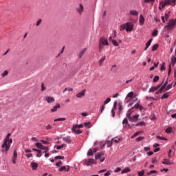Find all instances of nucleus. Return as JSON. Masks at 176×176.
Masks as SVG:
<instances>
[{"label": "nucleus", "mask_w": 176, "mask_h": 176, "mask_svg": "<svg viewBox=\"0 0 176 176\" xmlns=\"http://www.w3.org/2000/svg\"><path fill=\"white\" fill-rule=\"evenodd\" d=\"M63 141H65V142H67V144H71V142L72 141L69 136H65L63 138Z\"/></svg>", "instance_id": "15"}, {"label": "nucleus", "mask_w": 176, "mask_h": 176, "mask_svg": "<svg viewBox=\"0 0 176 176\" xmlns=\"http://www.w3.org/2000/svg\"><path fill=\"white\" fill-rule=\"evenodd\" d=\"M42 151H44L45 153L49 151V147L46 146H43L41 148Z\"/></svg>", "instance_id": "34"}, {"label": "nucleus", "mask_w": 176, "mask_h": 176, "mask_svg": "<svg viewBox=\"0 0 176 176\" xmlns=\"http://www.w3.org/2000/svg\"><path fill=\"white\" fill-rule=\"evenodd\" d=\"M160 87H162V84L158 85L157 87H153L149 89V92L150 93H155V91H156V90H157L158 89H160Z\"/></svg>", "instance_id": "13"}, {"label": "nucleus", "mask_w": 176, "mask_h": 176, "mask_svg": "<svg viewBox=\"0 0 176 176\" xmlns=\"http://www.w3.org/2000/svg\"><path fill=\"white\" fill-rule=\"evenodd\" d=\"M84 126H85V127H86L87 129H90V127H91V122H85V123H84Z\"/></svg>", "instance_id": "27"}, {"label": "nucleus", "mask_w": 176, "mask_h": 176, "mask_svg": "<svg viewBox=\"0 0 176 176\" xmlns=\"http://www.w3.org/2000/svg\"><path fill=\"white\" fill-rule=\"evenodd\" d=\"M138 174L139 176H142L144 174H145V170H142L141 171L138 172Z\"/></svg>", "instance_id": "48"}, {"label": "nucleus", "mask_w": 176, "mask_h": 176, "mask_svg": "<svg viewBox=\"0 0 176 176\" xmlns=\"http://www.w3.org/2000/svg\"><path fill=\"white\" fill-rule=\"evenodd\" d=\"M84 162L85 163L86 166H91V164H96L95 160L91 158L85 160Z\"/></svg>", "instance_id": "4"}, {"label": "nucleus", "mask_w": 176, "mask_h": 176, "mask_svg": "<svg viewBox=\"0 0 176 176\" xmlns=\"http://www.w3.org/2000/svg\"><path fill=\"white\" fill-rule=\"evenodd\" d=\"M131 113H133V111L131 109H129L126 113V118H128V119H130V118H131Z\"/></svg>", "instance_id": "33"}, {"label": "nucleus", "mask_w": 176, "mask_h": 176, "mask_svg": "<svg viewBox=\"0 0 176 176\" xmlns=\"http://www.w3.org/2000/svg\"><path fill=\"white\" fill-rule=\"evenodd\" d=\"M56 166H57L58 167H61V166H63V162L59 161L56 164Z\"/></svg>", "instance_id": "54"}, {"label": "nucleus", "mask_w": 176, "mask_h": 176, "mask_svg": "<svg viewBox=\"0 0 176 176\" xmlns=\"http://www.w3.org/2000/svg\"><path fill=\"white\" fill-rule=\"evenodd\" d=\"M153 36H157V30H154L153 31Z\"/></svg>", "instance_id": "64"}, {"label": "nucleus", "mask_w": 176, "mask_h": 176, "mask_svg": "<svg viewBox=\"0 0 176 176\" xmlns=\"http://www.w3.org/2000/svg\"><path fill=\"white\" fill-rule=\"evenodd\" d=\"M36 146L38 148V149H41V148L43 146L42 143L41 142H37L35 144Z\"/></svg>", "instance_id": "35"}, {"label": "nucleus", "mask_w": 176, "mask_h": 176, "mask_svg": "<svg viewBox=\"0 0 176 176\" xmlns=\"http://www.w3.org/2000/svg\"><path fill=\"white\" fill-rule=\"evenodd\" d=\"M122 124L125 129H131V126L129 124V121L127 120V118H124L123 120Z\"/></svg>", "instance_id": "9"}, {"label": "nucleus", "mask_w": 176, "mask_h": 176, "mask_svg": "<svg viewBox=\"0 0 176 176\" xmlns=\"http://www.w3.org/2000/svg\"><path fill=\"white\" fill-rule=\"evenodd\" d=\"M134 30V23H126V32H131Z\"/></svg>", "instance_id": "3"}, {"label": "nucleus", "mask_w": 176, "mask_h": 176, "mask_svg": "<svg viewBox=\"0 0 176 176\" xmlns=\"http://www.w3.org/2000/svg\"><path fill=\"white\" fill-rule=\"evenodd\" d=\"M42 23V19H40L37 21L36 23V27H39V25H41V24Z\"/></svg>", "instance_id": "44"}, {"label": "nucleus", "mask_w": 176, "mask_h": 176, "mask_svg": "<svg viewBox=\"0 0 176 176\" xmlns=\"http://www.w3.org/2000/svg\"><path fill=\"white\" fill-rule=\"evenodd\" d=\"M176 0H166L163 4L162 8H164V6H167V5H171V3H175Z\"/></svg>", "instance_id": "7"}, {"label": "nucleus", "mask_w": 176, "mask_h": 176, "mask_svg": "<svg viewBox=\"0 0 176 176\" xmlns=\"http://www.w3.org/2000/svg\"><path fill=\"white\" fill-rule=\"evenodd\" d=\"M136 126H145V122H138L135 124Z\"/></svg>", "instance_id": "47"}, {"label": "nucleus", "mask_w": 176, "mask_h": 176, "mask_svg": "<svg viewBox=\"0 0 176 176\" xmlns=\"http://www.w3.org/2000/svg\"><path fill=\"white\" fill-rule=\"evenodd\" d=\"M168 78H167L165 83L162 87H160L161 91H163L164 90V89H166V87H167V84L168 83Z\"/></svg>", "instance_id": "19"}, {"label": "nucleus", "mask_w": 176, "mask_h": 176, "mask_svg": "<svg viewBox=\"0 0 176 176\" xmlns=\"http://www.w3.org/2000/svg\"><path fill=\"white\" fill-rule=\"evenodd\" d=\"M46 90V87H45V84L43 82L41 84V91H45Z\"/></svg>", "instance_id": "53"}, {"label": "nucleus", "mask_w": 176, "mask_h": 176, "mask_svg": "<svg viewBox=\"0 0 176 176\" xmlns=\"http://www.w3.org/2000/svg\"><path fill=\"white\" fill-rule=\"evenodd\" d=\"M172 87H173V85H167V87L165 89L166 91L170 90V89H171Z\"/></svg>", "instance_id": "55"}, {"label": "nucleus", "mask_w": 176, "mask_h": 176, "mask_svg": "<svg viewBox=\"0 0 176 176\" xmlns=\"http://www.w3.org/2000/svg\"><path fill=\"white\" fill-rule=\"evenodd\" d=\"M164 17L166 20H168V19L170 18V14H168V13L165 14Z\"/></svg>", "instance_id": "62"}, {"label": "nucleus", "mask_w": 176, "mask_h": 176, "mask_svg": "<svg viewBox=\"0 0 176 176\" xmlns=\"http://www.w3.org/2000/svg\"><path fill=\"white\" fill-rule=\"evenodd\" d=\"M137 101H138V98H136L133 99V100H132V102L128 104V107H132V105H133V104H135V102H137Z\"/></svg>", "instance_id": "30"}, {"label": "nucleus", "mask_w": 176, "mask_h": 176, "mask_svg": "<svg viewBox=\"0 0 176 176\" xmlns=\"http://www.w3.org/2000/svg\"><path fill=\"white\" fill-rule=\"evenodd\" d=\"M67 120V118H56L54 120V122H65Z\"/></svg>", "instance_id": "25"}, {"label": "nucleus", "mask_w": 176, "mask_h": 176, "mask_svg": "<svg viewBox=\"0 0 176 176\" xmlns=\"http://www.w3.org/2000/svg\"><path fill=\"white\" fill-rule=\"evenodd\" d=\"M99 44L104 45V46H108V45H109L108 40L104 37H101L99 41Z\"/></svg>", "instance_id": "5"}, {"label": "nucleus", "mask_w": 176, "mask_h": 176, "mask_svg": "<svg viewBox=\"0 0 176 176\" xmlns=\"http://www.w3.org/2000/svg\"><path fill=\"white\" fill-rule=\"evenodd\" d=\"M109 102H111V98H108L106 100L104 101L103 105H107Z\"/></svg>", "instance_id": "43"}, {"label": "nucleus", "mask_w": 176, "mask_h": 176, "mask_svg": "<svg viewBox=\"0 0 176 176\" xmlns=\"http://www.w3.org/2000/svg\"><path fill=\"white\" fill-rule=\"evenodd\" d=\"M157 140H162L163 141H167V138L161 136H157Z\"/></svg>", "instance_id": "50"}, {"label": "nucleus", "mask_w": 176, "mask_h": 176, "mask_svg": "<svg viewBox=\"0 0 176 176\" xmlns=\"http://www.w3.org/2000/svg\"><path fill=\"white\" fill-rule=\"evenodd\" d=\"M84 10H85V7H83V5L82 4H80L79 7L76 8V12H78L80 16H82V14H83Z\"/></svg>", "instance_id": "6"}, {"label": "nucleus", "mask_w": 176, "mask_h": 176, "mask_svg": "<svg viewBox=\"0 0 176 176\" xmlns=\"http://www.w3.org/2000/svg\"><path fill=\"white\" fill-rule=\"evenodd\" d=\"M105 109V104H103L101 107H100V113H102L103 111Z\"/></svg>", "instance_id": "59"}, {"label": "nucleus", "mask_w": 176, "mask_h": 176, "mask_svg": "<svg viewBox=\"0 0 176 176\" xmlns=\"http://www.w3.org/2000/svg\"><path fill=\"white\" fill-rule=\"evenodd\" d=\"M126 27H127V24L126 23L121 25H120V31H124V30H126Z\"/></svg>", "instance_id": "32"}, {"label": "nucleus", "mask_w": 176, "mask_h": 176, "mask_svg": "<svg viewBox=\"0 0 176 176\" xmlns=\"http://www.w3.org/2000/svg\"><path fill=\"white\" fill-rule=\"evenodd\" d=\"M170 74H171V64L169 65L168 72V77L170 76Z\"/></svg>", "instance_id": "56"}, {"label": "nucleus", "mask_w": 176, "mask_h": 176, "mask_svg": "<svg viewBox=\"0 0 176 176\" xmlns=\"http://www.w3.org/2000/svg\"><path fill=\"white\" fill-rule=\"evenodd\" d=\"M85 93H86V89L82 90L81 92L76 94L77 98H82V97H85Z\"/></svg>", "instance_id": "14"}, {"label": "nucleus", "mask_w": 176, "mask_h": 176, "mask_svg": "<svg viewBox=\"0 0 176 176\" xmlns=\"http://www.w3.org/2000/svg\"><path fill=\"white\" fill-rule=\"evenodd\" d=\"M52 125L48 124L46 126L45 129L46 130H52Z\"/></svg>", "instance_id": "58"}, {"label": "nucleus", "mask_w": 176, "mask_h": 176, "mask_svg": "<svg viewBox=\"0 0 176 176\" xmlns=\"http://www.w3.org/2000/svg\"><path fill=\"white\" fill-rule=\"evenodd\" d=\"M67 170V166H62L61 168H60L58 169V171H60V173H61V171H65Z\"/></svg>", "instance_id": "45"}, {"label": "nucleus", "mask_w": 176, "mask_h": 176, "mask_svg": "<svg viewBox=\"0 0 176 176\" xmlns=\"http://www.w3.org/2000/svg\"><path fill=\"white\" fill-rule=\"evenodd\" d=\"M88 156H93V150L90 148L87 153Z\"/></svg>", "instance_id": "49"}, {"label": "nucleus", "mask_w": 176, "mask_h": 176, "mask_svg": "<svg viewBox=\"0 0 176 176\" xmlns=\"http://www.w3.org/2000/svg\"><path fill=\"white\" fill-rule=\"evenodd\" d=\"M162 164H166V166H171V164H174V162H170L168 159H164Z\"/></svg>", "instance_id": "12"}, {"label": "nucleus", "mask_w": 176, "mask_h": 176, "mask_svg": "<svg viewBox=\"0 0 176 176\" xmlns=\"http://www.w3.org/2000/svg\"><path fill=\"white\" fill-rule=\"evenodd\" d=\"M138 118H140V115L137 114L133 116V117H129V122H137L138 120Z\"/></svg>", "instance_id": "10"}, {"label": "nucleus", "mask_w": 176, "mask_h": 176, "mask_svg": "<svg viewBox=\"0 0 176 176\" xmlns=\"http://www.w3.org/2000/svg\"><path fill=\"white\" fill-rule=\"evenodd\" d=\"M65 146H67V144H63L60 146H58V145L55 146V148H56V149H58V150H60V149H63V148H64Z\"/></svg>", "instance_id": "28"}, {"label": "nucleus", "mask_w": 176, "mask_h": 176, "mask_svg": "<svg viewBox=\"0 0 176 176\" xmlns=\"http://www.w3.org/2000/svg\"><path fill=\"white\" fill-rule=\"evenodd\" d=\"M98 49H99L100 53H101V50H102V49H104V46H102V44H99V47H98Z\"/></svg>", "instance_id": "57"}, {"label": "nucleus", "mask_w": 176, "mask_h": 176, "mask_svg": "<svg viewBox=\"0 0 176 176\" xmlns=\"http://www.w3.org/2000/svg\"><path fill=\"white\" fill-rule=\"evenodd\" d=\"M111 43H112L113 45H114L115 46H119V43H118V41H116V40H112Z\"/></svg>", "instance_id": "51"}, {"label": "nucleus", "mask_w": 176, "mask_h": 176, "mask_svg": "<svg viewBox=\"0 0 176 176\" xmlns=\"http://www.w3.org/2000/svg\"><path fill=\"white\" fill-rule=\"evenodd\" d=\"M133 97H134V92L131 91L126 95V98H131V100H133Z\"/></svg>", "instance_id": "22"}, {"label": "nucleus", "mask_w": 176, "mask_h": 176, "mask_svg": "<svg viewBox=\"0 0 176 176\" xmlns=\"http://www.w3.org/2000/svg\"><path fill=\"white\" fill-rule=\"evenodd\" d=\"M111 141L113 142H116V144H119V142H120V138H115L111 139Z\"/></svg>", "instance_id": "29"}, {"label": "nucleus", "mask_w": 176, "mask_h": 176, "mask_svg": "<svg viewBox=\"0 0 176 176\" xmlns=\"http://www.w3.org/2000/svg\"><path fill=\"white\" fill-rule=\"evenodd\" d=\"M144 21H145V19H144V16H142V14H140L139 20L140 25H144Z\"/></svg>", "instance_id": "20"}, {"label": "nucleus", "mask_w": 176, "mask_h": 176, "mask_svg": "<svg viewBox=\"0 0 176 176\" xmlns=\"http://www.w3.org/2000/svg\"><path fill=\"white\" fill-rule=\"evenodd\" d=\"M131 170L129 168H125L124 169H123L121 172V174H126L127 173H130Z\"/></svg>", "instance_id": "26"}, {"label": "nucleus", "mask_w": 176, "mask_h": 176, "mask_svg": "<svg viewBox=\"0 0 176 176\" xmlns=\"http://www.w3.org/2000/svg\"><path fill=\"white\" fill-rule=\"evenodd\" d=\"M54 159L56 160H64V157H63L61 155H58V156L55 157Z\"/></svg>", "instance_id": "40"}, {"label": "nucleus", "mask_w": 176, "mask_h": 176, "mask_svg": "<svg viewBox=\"0 0 176 176\" xmlns=\"http://www.w3.org/2000/svg\"><path fill=\"white\" fill-rule=\"evenodd\" d=\"M166 133H168V134L171 133L172 131H173V129H171V127H168L166 129Z\"/></svg>", "instance_id": "42"}, {"label": "nucleus", "mask_w": 176, "mask_h": 176, "mask_svg": "<svg viewBox=\"0 0 176 176\" xmlns=\"http://www.w3.org/2000/svg\"><path fill=\"white\" fill-rule=\"evenodd\" d=\"M151 162L153 164H155V163H157V160H156V158H153Z\"/></svg>", "instance_id": "63"}, {"label": "nucleus", "mask_w": 176, "mask_h": 176, "mask_svg": "<svg viewBox=\"0 0 176 176\" xmlns=\"http://www.w3.org/2000/svg\"><path fill=\"white\" fill-rule=\"evenodd\" d=\"M9 72H8V70H6L3 72V74H1V76L3 78H5V76H8Z\"/></svg>", "instance_id": "39"}, {"label": "nucleus", "mask_w": 176, "mask_h": 176, "mask_svg": "<svg viewBox=\"0 0 176 176\" xmlns=\"http://www.w3.org/2000/svg\"><path fill=\"white\" fill-rule=\"evenodd\" d=\"M95 159L96 160H100V162H101L102 163V162H104V160H105V157H104V153H102V152L98 153L95 155Z\"/></svg>", "instance_id": "2"}, {"label": "nucleus", "mask_w": 176, "mask_h": 176, "mask_svg": "<svg viewBox=\"0 0 176 176\" xmlns=\"http://www.w3.org/2000/svg\"><path fill=\"white\" fill-rule=\"evenodd\" d=\"M37 153L36 157H41V156H42V150H40V152H38Z\"/></svg>", "instance_id": "60"}, {"label": "nucleus", "mask_w": 176, "mask_h": 176, "mask_svg": "<svg viewBox=\"0 0 176 176\" xmlns=\"http://www.w3.org/2000/svg\"><path fill=\"white\" fill-rule=\"evenodd\" d=\"M112 173V170H108L106 173H104V176H109Z\"/></svg>", "instance_id": "61"}, {"label": "nucleus", "mask_w": 176, "mask_h": 176, "mask_svg": "<svg viewBox=\"0 0 176 176\" xmlns=\"http://www.w3.org/2000/svg\"><path fill=\"white\" fill-rule=\"evenodd\" d=\"M129 14H131V16H138V11L131 10L129 11Z\"/></svg>", "instance_id": "17"}, {"label": "nucleus", "mask_w": 176, "mask_h": 176, "mask_svg": "<svg viewBox=\"0 0 176 176\" xmlns=\"http://www.w3.org/2000/svg\"><path fill=\"white\" fill-rule=\"evenodd\" d=\"M86 50H87V48H84L83 50H82L79 54H78V58H82V56H83V54H85V53L86 52Z\"/></svg>", "instance_id": "18"}, {"label": "nucleus", "mask_w": 176, "mask_h": 176, "mask_svg": "<svg viewBox=\"0 0 176 176\" xmlns=\"http://www.w3.org/2000/svg\"><path fill=\"white\" fill-rule=\"evenodd\" d=\"M31 167H32V170H36V168H38V164H36L35 162H32Z\"/></svg>", "instance_id": "23"}, {"label": "nucleus", "mask_w": 176, "mask_h": 176, "mask_svg": "<svg viewBox=\"0 0 176 176\" xmlns=\"http://www.w3.org/2000/svg\"><path fill=\"white\" fill-rule=\"evenodd\" d=\"M168 93H166V94H164L163 95H162V100H164V99H166V98H168Z\"/></svg>", "instance_id": "41"}, {"label": "nucleus", "mask_w": 176, "mask_h": 176, "mask_svg": "<svg viewBox=\"0 0 176 176\" xmlns=\"http://www.w3.org/2000/svg\"><path fill=\"white\" fill-rule=\"evenodd\" d=\"M151 174H157V170H151L146 173L147 175H151Z\"/></svg>", "instance_id": "36"}, {"label": "nucleus", "mask_w": 176, "mask_h": 176, "mask_svg": "<svg viewBox=\"0 0 176 176\" xmlns=\"http://www.w3.org/2000/svg\"><path fill=\"white\" fill-rule=\"evenodd\" d=\"M60 108H61V106L58 103L56 106L51 109V112H56L57 111V109H60Z\"/></svg>", "instance_id": "16"}, {"label": "nucleus", "mask_w": 176, "mask_h": 176, "mask_svg": "<svg viewBox=\"0 0 176 176\" xmlns=\"http://www.w3.org/2000/svg\"><path fill=\"white\" fill-rule=\"evenodd\" d=\"M72 132L74 133V134H82V131L79 130L77 126L74 125L72 129Z\"/></svg>", "instance_id": "8"}, {"label": "nucleus", "mask_w": 176, "mask_h": 176, "mask_svg": "<svg viewBox=\"0 0 176 176\" xmlns=\"http://www.w3.org/2000/svg\"><path fill=\"white\" fill-rule=\"evenodd\" d=\"M45 100L48 104H52V102H54L55 100L54 98L52 96H46L45 97Z\"/></svg>", "instance_id": "11"}, {"label": "nucleus", "mask_w": 176, "mask_h": 176, "mask_svg": "<svg viewBox=\"0 0 176 176\" xmlns=\"http://www.w3.org/2000/svg\"><path fill=\"white\" fill-rule=\"evenodd\" d=\"M10 135H12L10 133H8L7 136L4 139L3 144L1 146L2 152H8L9 151V149H10V144L13 143V140L10 139Z\"/></svg>", "instance_id": "1"}, {"label": "nucleus", "mask_w": 176, "mask_h": 176, "mask_svg": "<svg viewBox=\"0 0 176 176\" xmlns=\"http://www.w3.org/2000/svg\"><path fill=\"white\" fill-rule=\"evenodd\" d=\"M116 65H112V67H111V71L112 72H113V74H116V72H118V69L116 68Z\"/></svg>", "instance_id": "24"}, {"label": "nucleus", "mask_w": 176, "mask_h": 176, "mask_svg": "<svg viewBox=\"0 0 176 176\" xmlns=\"http://www.w3.org/2000/svg\"><path fill=\"white\" fill-rule=\"evenodd\" d=\"M151 43H152V38L148 40V41L146 43V49L151 46Z\"/></svg>", "instance_id": "38"}, {"label": "nucleus", "mask_w": 176, "mask_h": 176, "mask_svg": "<svg viewBox=\"0 0 176 176\" xmlns=\"http://www.w3.org/2000/svg\"><path fill=\"white\" fill-rule=\"evenodd\" d=\"M157 80H159V76H155L153 80V82L155 83V82H157Z\"/></svg>", "instance_id": "52"}, {"label": "nucleus", "mask_w": 176, "mask_h": 176, "mask_svg": "<svg viewBox=\"0 0 176 176\" xmlns=\"http://www.w3.org/2000/svg\"><path fill=\"white\" fill-rule=\"evenodd\" d=\"M140 102L137 103L136 104L134 105V107H132V109H134V108H135V109H140Z\"/></svg>", "instance_id": "46"}, {"label": "nucleus", "mask_w": 176, "mask_h": 176, "mask_svg": "<svg viewBox=\"0 0 176 176\" xmlns=\"http://www.w3.org/2000/svg\"><path fill=\"white\" fill-rule=\"evenodd\" d=\"M106 144L107 145V148H111V146L113 144V142L112 140H109L106 142Z\"/></svg>", "instance_id": "31"}, {"label": "nucleus", "mask_w": 176, "mask_h": 176, "mask_svg": "<svg viewBox=\"0 0 176 176\" xmlns=\"http://www.w3.org/2000/svg\"><path fill=\"white\" fill-rule=\"evenodd\" d=\"M105 58H107V56H104L100 59L99 60L100 67L102 66V64H104V61H105Z\"/></svg>", "instance_id": "21"}, {"label": "nucleus", "mask_w": 176, "mask_h": 176, "mask_svg": "<svg viewBox=\"0 0 176 176\" xmlns=\"http://www.w3.org/2000/svg\"><path fill=\"white\" fill-rule=\"evenodd\" d=\"M157 47H159V45L155 44L152 47V51L155 52V50H157Z\"/></svg>", "instance_id": "37"}]
</instances>
